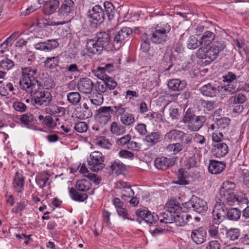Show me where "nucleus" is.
Instances as JSON below:
<instances>
[{
	"label": "nucleus",
	"mask_w": 249,
	"mask_h": 249,
	"mask_svg": "<svg viewBox=\"0 0 249 249\" xmlns=\"http://www.w3.org/2000/svg\"><path fill=\"white\" fill-rule=\"evenodd\" d=\"M146 125L143 123L138 124L135 127V130L142 136H146L147 133Z\"/></svg>",
	"instance_id": "nucleus-64"
},
{
	"label": "nucleus",
	"mask_w": 249,
	"mask_h": 249,
	"mask_svg": "<svg viewBox=\"0 0 249 249\" xmlns=\"http://www.w3.org/2000/svg\"><path fill=\"white\" fill-rule=\"evenodd\" d=\"M34 82V80L20 77V80H18V84H20L21 89L31 94L32 92L36 90V89H37V87H38V86L35 84Z\"/></svg>",
	"instance_id": "nucleus-13"
},
{
	"label": "nucleus",
	"mask_w": 249,
	"mask_h": 249,
	"mask_svg": "<svg viewBox=\"0 0 249 249\" xmlns=\"http://www.w3.org/2000/svg\"><path fill=\"white\" fill-rule=\"evenodd\" d=\"M212 140L215 143L221 142L224 140V135L221 130H215L212 134Z\"/></svg>",
	"instance_id": "nucleus-63"
},
{
	"label": "nucleus",
	"mask_w": 249,
	"mask_h": 249,
	"mask_svg": "<svg viewBox=\"0 0 249 249\" xmlns=\"http://www.w3.org/2000/svg\"><path fill=\"white\" fill-rule=\"evenodd\" d=\"M214 37V35L213 32L211 31L206 32L199 39L200 44L206 47L211 43Z\"/></svg>",
	"instance_id": "nucleus-38"
},
{
	"label": "nucleus",
	"mask_w": 249,
	"mask_h": 249,
	"mask_svg": "<svg viewBox=\"0 0 249 249\" xmlns=\"http://www.w3.org/2000/svg\"><path fill=\"white\" fill-rule=\"evenodd\" d=\"M15 63L12 60L5 58L0 62V68L7 71H10L14 68Z\"/></svg>",
	"instance_id": "nucleus-52"
},
{
	"label": "nucleus",
	"mask_w": 249,
	"mask_h": 249,
	"mask_svg": "<svg viewBox=\"0 0 249 249\" xmlns=\"http://www.w3.org/2000/svg\"><path fill=\"white\" fill-rule=\"evenodd\" d=\"M240 236V231L237 228H231L226 232V239L227 241H234L237 240Z\"/></svg>",
	"instance_id": "nucleus-32"
},
{
	"label": "nucleus",
	"mask_w": 249,
	"mask_h": 249,
	"mask_svg": "<svg viewBox=\"0 0 249 249\" xmlns=\"http://www.w3.org/2000/svg\"><path fill=\"white\" fill-rule=\"evenodd\" d=\"M75 5L72 0H64L59 9V16L65 19L67 22L74 11Z\"/></svg>",
	"instance_id": "nucleus-8"
},
{
	"label": "nucleus",
	"mask_w": 249,
	"mask_h": 249,
	"mask_svg": "<svg viewBox=\"0 0 249 249\" xmlns=\"http://www.w3.org/2000/svg\"><path fill=\"white\" fill-rule=\"evenodd\" d=\"M74 128L78 133H84L87 131L88 126L85 122H79L75 124Z\"/></svg>",
	"instance_id": "nucleus-62"
},
{
	"label": "nucleus",
	"mask_w": 249,
	"mask_h": 249,
	"mask_svg": "<svg viewBox=\"0 0 249 249\" xmlns=\"http://www.w3.org/2000/svg\"><path fill=\"white\" fill-rule=\"evenodd\" d=\"M89 16L93 20L102 22L105 18V14L102 7L99 5L93 6L89 11Z\"/></svg>",
	"instance_id": "nucleus-14"
},
{
	"label": "nucleus",
	"mask_w": 249,
	"mask_h": 249,
	"mask_svg": "<svg viewBox=\"0 0 249 249\" xmlns=\"http://www.w3.org/2000/svg\"><path fill=\"white\" fill-rule=\"evenodd\" d=\"M95 143L96 145L102 148L109 149L111 146V143L105 137H100L95 140Z\"/></svg>",
	"instance_id": "nucleus-51"
},
{
	"label": "nucleus",
	"mask_w": 249,
	"mask_h": 249,
	"mask_svg": "<svg viewBox=\"0 0 249 249\" xmlns=\"http://www.w3.org/2000/svg\"><path fill=\"white\" fill-rule=\"evenodd\" d=\"M121 193L122 194L121 198L124 200H127L128 198L133 197L134 195V192L130 185L122 190Z\"/></svg>",
	"instance_id": "nucleus-56"
},
{
	"label": "nucleus",
	"mask_w": 249,
	"mask_h": 249,
	"mask_svg": "<svg viewBox=\"0 0 249 249\" xmlns=\"http://www.w3.org/2000/svg\"><path fill=\"white\" fill-rule=\"evenodd\" d=\"M219 219H213L210 222V225L208 228V232L209 236L213 239H219L220 238V234L218 232L219 225L220 221Z\"/></svg>",
	"instance_id": "nucleus-19"
},
{
	"label": "nucleus",
	"mask_w": 249,
	"mask_h": 249,
	"mask_svg": "<svg viewBox=\"0 0 249 249\" xmlns=\"http://www.w3.org/2000/svg\"><path fill=\"white\" fill-rule=\"evenodd\" d=\"M60 57L58 56L48 57L44 62L46 68L50 69H53L59 65Z\"/></svg>",
	"instance_id": "nucleus-30"
},
{
	"label": "nucleus",
	"mask_w": 249,
	"mask_h": 249,
	"mask_svg": "<svg viewBox=\"0 0 249 249\" xmlns=\"http://www.w3.org/2000/svg\"><path fill=\"white\" fill-rule=\"evenodd\" d=\"M191 208L198 213L205 212L208 209L206 202L197 197H193L190 201L183 204V208L181 207L182 211L184 210L187 213L185 210Z\"/></svg>",
	"instance_id": "nucleus-6"
},
{
	"label": "nucleus",
	"mask_w": 249,
	"mask_h": 249,
	"mask_svg": "<svg viewBox=\"0 0 249 249\" xmlns=\"http://www.w3.org/2000/svg\"><path fill=\"white\" fill-rule=\"evenodd\" d=\"M112 111L110 106L101 107L97 110L95 118L101 126L106 124L111 118Z\"/></svg>",
	"instance_id": "nucleus-9"
},
{
	"label": "nucleus",
	"mask_w": 249,
	"mask_h": 249,
	"mask_svg": "<svg viewBox=\"0 0 249 249\" xmlns=\"http://www.w3.org/2000/svg\"><path fill=\"white\" fill-rule=\"evenodd\" d=\"M225 46L223 42H215L208 48L202 46L197 51V56L199 58L206 59V61H213L217 57L220 52L224 50Z\"/></svg>",
	"instance_id": "nucleus-2"
},
{
	"label": "nucleus",
	"mask_w": 249,
	"mask_h": 249,
	"mask_svg": "<svg viewBox=\"0 0 249 249\" xmlns=\"http://www.w3.org/2000/svg\"><path fill=\"white\" fill-rule=\"evenodd\" d=\"M93 88L97 92V93L100 94H102V93L105 92L107 89L104 80L97 82L94 84Z\"/></svg>",
	"instance_id": "nucleus-54"
},
{
	"label": "nucleus",
	"mask_w": 249,
	"mask_h": 249,
	"mask_svg": "<svg viewBox=\"0 0 249 249\" xmlns=\"http://www.w3.org/2000/svg\"><path fill=\"white\" fill-rule=\"evenodd\" d=\"M200 45L199 40L195 36H191L188 40L187 47L189 49H195Z\"/></svg>",
	"instance_id": "nucleus-60"
},
{
	"label": "nucleus",
	"mask_w": 249,
	"mask_h": 249,
	"mask_svg": "<svg viewBox=\"0 0 249 249\" xmlns=\"http://www.w3.org/2000/svg\"><path fill=\"white\" fill-rule=\"evenodd\" d=\"M230 121L231 120L227 117H223L218 119L216 122L219 129L221 131L228 129Z\"/></svg>",
	"instance_id": "nucleus-53"
},
{
	"label": "nucleus",
	"mask_w": 249,
	"mask_h": 249,
	"mask_svg": "<svg viewBox=\"0 0 249 249\" xmlns=\"http://www.w3.org/2000/svg\"><path fill=\"white\" fill-rule=\"evenodd\" d=\"M112 172L116 175L122 173L125 170V166L119 160L114 161L110 166Z\"/></svg>",
	"instance_id": "nucleus-44"
},
{
	"label": "nucleus",
	"mask_w": 249,
	"mask_h": 249,
	"mask_svg": "<svg viewBox=\"0 0 249 249\" xmlns=\"http://www.w3.org/2000/svg\"><path fill=\"white\" fill-rule=\"evenodd\" d=\"M136 214L139 218H148L150 217L151 218H156L159 217V215L155 213H151L150 211L146 209H139L136 212Z\"/></svg>",
	"instance_id": "nucleus-47"
},
{
	"label": "nucleus",
	"mask_w": 249,
	"mask_h": 249,
	"mask_svg": "<svg viewBox=\"0 0 249 249\" xmlns=\"http://www.w3.org/2000/svg\"><path fill=\"white\" fill-rule=\"evenodd\" d=\"M94 84L89 78H83L80 79L77 84L78 90L85 94L90 93L93 88Z\"/></svg>",
	"instance_id": "nucleus-12"
},
{
	"label": "nucleus",
	"mask_w": 249,
	"mask_h": 249,
	"mask_svg": "<svg viewBox=\"0 0 249 249\" xmlns=\"http://www.w3.org/2000/svg\"><path fill=\"white\" fill-rule=\"evenodd\" d=\"M201 93L204 96L208 97H214L217 95L216 87L211 83L203 85L200 88Z\"/></svg>",
	"instance_id": "nucleus-22"
},
{
	"label": "nucleus",
	"mask_w": 249,
	"mask_h": 249,
	"mask_svg": "<svg viewBox=\"0 0 249 249\" xmlns=\"http://www.w3.org/2000/svg\"><path fill=\"white\" fill-rule=\"evenodd\" d=\"M175 163L174 160L164 157L157 158L154 161L155 167L158 169L164 170L173 166Z\"/></svg>",
	"instance_id": "nucleus-18"
},
{
	"label": "nucleus",
	"mask_w": 249,
	"mask_h": 249,
	"mask_svg": "<svg viewBox=\"0 0 249 249\" xmlns=\"http://www.w3.org/2000/svg\"><path fill=\"white\" fill-rule=\"evenodd\" d=\"M181 134V131L172 130L164 135V140L168 142L176 141L178 138H180Z\"/></svg>",
	"instance_id": "nucleus-46"
},
{
	"label": "nucleus",
	"mask_w": 249,
	"mask_h": 249,
	"mask_svg": "<svg viewBox=\"0 0 249 249\" xmlns=\"http://www.w3.org/2000/svg\"><path fill=\"white\" fill-rule=\"evenodd\" d=\"M21 73V77L35 80L36 74V69L31 67H22Z\"/></svg>",
	"instance_id": "nucleus-26"
},
{
	"label": "nucleus",
	"mask_w": 249,
	"mask_h": 249,
	"mask_svg": "<svg viewBox=\"0 0 249 249\" xmlns=\"http://www.w3.org/2000/svg\"><path fill=\"white\" fill-rule=\"evenodd\" d=\"M206 121L203 116H196L187 125V128L191 132L198 131L203 125Z\"/></svg>",
	"instance_id": "nucleus-20"
},
{
	"label": "nucleus",
	"mask_w": 249,
	"mask_h": 249,
	"mask_svg": "<svg viewBox=\"0 0 249 249\" xmlns=\"http://www.w3.org/2000/svg\"><path fill=\"white\" fill-rule=\"evenodd\" d=\"M49 180L48 177L45 174H38L36 176V181L39 187L43 188Z\"/></svg>",
	"instance_id": "nucleus-57"
},
{
	"label": "nucleus",
	"mask_w": 249,
	"mask_h": 249,
	"mask_svg": "<svg viewBox=\"0 0 249 249\" xmlns=\"http://www.w3.org/2000/svg\"><path fill=\"white\" fill-rule=\"evenodd\" d=\"M171 31V26L167 23H160L157 24L148 35V38L153 43L163 44L168 39V34Z\"/></svg>",
	"instance_id": "nucleus-1"
},
{
	"label": "nucleus",
	"mask_w": 249,
	"mask_h": 249,
	"mask_svg": "<svg viewBox=\"0 0 249 249\" xmlns=\"http://www.w3.org/2000/svg\"><path fill=\"white\" fill-rule=\"evenodd\" d=\"M197 163V158L196 155L193 152L190 153L189 155H186V160L184 165L188 169L193 168L196 166Z\"/></svg>",
	"instance_id": "nucleus-42"
},
{
	"label": "nucleus",
	"mask_w": 249,
	"mask_h": 249,
	"mask_svg": "<svg viewBox=\"0 0 249 249\" xmlns=\"http://www.w3.org/2000/svg\"><path fill=\"white\" fill-rule=\"evenodd\" d=\"M90 182L86 179L79 180L76 182V187L80 191H86L90 188Z\"/></svg>",
	"instance_id": "nucleus-50"
},
{
	"label": "nucleus",
	"mask_w": 249,
	"mask_h": 249,
	"mask_svg": "<svg viewBox=\"0 0 249 249\" xmlns=\"http://www.w3.org/2000/svg\"><path fill=\"white\" fill-rule=\"evenodd\" d=\"M49 109L50 111L47 112V113L50 115H53L55 114H59V116H62L65 114V108L62 107H59L55 104L51 105Z\"/></svg>",
	"instance_id": "nucleus-48"
},
{
	"label": "nucleus",
	"mask_w": 249,
	"mask_h": 249,
	"mask_svg": "<svg viewBox=\"0 0 249 249\" xmlns=\"http://www.w3.org/2000/svg\"><path fill=\"white\" fill-rule=\"evenodd\" d=\"M59 1L58 0H53L46 3L43 8L44 14L50 15L53 13L58 6Z\"/></svg>",
	"instance_id": "nucleus-29"
},
{
	"label": "nucleus",
	"mask_w": 249,
	"mask_h": 249,
	"mask_svg": "<svg viewBox=\"0 0 249 249\" xmlns=\"http://www.w3.org/2000/svg\"><path fill=\"white\" fill-rule=\"evenodd\" d=\"M235 187V184L234 182L230 181H225L219 190L220 196H225L226 194L233 193L232 191Z\"/></svg>",
	"instance_id": "nucleus-28"
},
{
	"label": "nucleus",
	"mask_w": 249,
	"mask_h": 249,
	"mask_svg": "<svg viewBox=\"0 0 249 249\" xmlns=\"http://www.w3.org/2000/svg\"><path fill=\"white\" fill-rule=\"evenodd\" d=\"M224 198V200H226L227 203L230 205H233L236 203L238 205L243 204H247L248 200L245 197H240L237 196L234 193H228L225 195V196H220Z\"/></svg>",
	"instance_id": "nucleus-15"
},
{
	"label": "nucleus",
	"mask_w": 249,
	"mask_h": 249,
	"mask_svg": "<svg viewBox=\"0 0 249 249\" xmlns=\"http://www.w3.org/2000/svg\"><path fill=\"white\" fill-rule=\"evenodd\" d=\"M247 98L245 95L237 93L232 96L229 99V104L232 106L241 105L246 101Z\"/></svg>",
	"instance_id": "nucleus-33"
},
{
	"label": "nucleus",
	"mask_w": 249,
	"mask_h": 249,
	"mask_svg": "<svg viewBox=\"0 0 249 249\" xmlns=\"http://www.w3.org/2000/svg\"><path fill=\"white\" fill-rule=\"evenodd\" d=\"M67 23V21H57V22H53L50 20V19H43L40 20L37 23V26L40 28L42 27H46L50 25H63Z\"/></svg>",
	"instance_id": "nucleus-49"
},
{
	"label": "nucleus",
	"mask_w": 249,
	"mask_h": 249,
	"mask_svg": "<svg viewBox=\"0 0 249 249\" xmlns=\"http://www.w3.org/2000/svg\"><path fill=\"white\" fill-rule=\"evenodd\" d=\"M40 85L46 89H53L55 86L53 80L50 77L43 78Z\"/></svg>",
	"instance_id": "nucleus-58"
},
{
	"label": "nucleus",
	"mask_w": 249,
	"mask_h": 249,
	"mask_svg": "<svg viewBox=\"0 0 249 249\" xmlns=\"http://www.w3.org/2000/svg\"><path fill=\"white\" fill-rule=\"evenodd\" d=\"M132 33V31L131 29L127 27H123L119 31L113 33L112 38L114 43L116 44L118 47L121 46L124 44L125 39Z\"/></svg>",
	"instance_id": "nucleus-10"
},
{
	"label": "nucleus",
	"mask_w": 249,
	"mask_h": 249,
	"mask_svg": "<svg viewBox=\"0 0 249 249\" xmlns=\"http://www.w3.org/2000/svg\"><path fill=\"white\" fill-rule=\"evenodd\" d=\"M231 85H229L227 86H218L216 87V90L217 91V95L220 96L221 99H223L226 96L231 94L234 91H232Z\"/></svg>",
	"instance_id": "nucleus-35"
},
{
	"label": "nucleus",
	"mask_w": 249,
	"mask_h": 249,
	"mask_svg": "<svg viewBox=\"0 0 249 249\" xmlns=\"http://www.w3.org/2000/svg\"><path fill=\"white\" fill-rule=\"evenodd\" d=\"M20 120L25 125L29 126L34 121V117L30 113H26L21 116Z\"/></svg>",
	"instance_id": "nucleus-61"
},
{
	"label": "nucleus",
	"mask_w": 249,
	"mask_h": 249,
	"mask_svg": "<svg viewBox=\"0 0 249 249\" xmlns=\"http://www.w3.org/2000/svg\"><path fill=\"white\" fill-rule=\"evenodd\" d=\"M183 149V144L179 142L170 144L166 148V151L171 155H176Z\"/></svg>",
	"instance_id": "nucleus-43"
},
{
	"label": "nucleus",
	"mask_w": 249,
	"mask_h": 249,
	"mask_svg": "<svg viewBox=\"0 0 249 249\" xmlns=\"http://www.w3.org/2000/svg\"><path fill=\"white\" fill-rule=\"evenodd\" d=\"M112 114L120 117L126 113V108L122 104L118 103L113 106H110Z\"/></svg>",
	"instance_id": "nucleus-40"
},
{
	"label": "nucleus",
	"mask_w": 249,
	"mask_h": 249,
	"mask_svg": "<svg viewBox=\"0 0 249 249\" xmlns=\"http://www.w3.org/2000/svg\"><path fill=\"white\" fill-rule=\"evenodd\" d=\"M186 86L185 81H181L179 79H173L170 80L168 83V87L170 89L173 91H180L183 90Z\"/></svg>",
	"instance_id": "nucleus-23"
},
{
	"label": "nucleus",
	"mask_w": 249,
	"mask_h": 249,
	"mask_svg": "<svg viewBox=\"0 0 249 249\" xmlns=\"http://www.w3.org/2000/svg\"><path fill=\"white\" fill-rule=\"evenodd\" d=\"M91 104L95 106L101 105L104 101V98L102 94H98L97 93H93V96L90 99Z\"/></svg>",
	"instance_id": "nucleus-59"
},
{
	"label": "nucleus",
	"mask_w": 249,
	"mask_h": 249,
	"mask_svg": "<svg viewBox=\"0 0 249 249\" xmlns=\"http://www.w3.org/2000/svg\"><path fill=\"white\" fill-rule=\"evenodd\" d=\"M32 101L36 106L45 107L49 106L52 101V95L48 91H44L37 87L36 90L30 94Z\"/></svg>",
	"instance_id": "nucleus-5"
},
{
	"label": "nucleus",
	"mask_w": 249,
	"mask_h": 249,
	"mask_svg": "<svg viewBox=\"0 0 249 249\" xmlns=\"http://www.w3.org/2000/svg\"><path fill=\"white\" fill-rule=\"evenodd\" d=\"M225 167L223 162L215 160H210L208 170L212 174H218L221 173Z\"/></svg>",
	"instance_id": "nucleus-21"
},
{
	"label": "nucleus",
	"mask_w": 249,
	"mask_h": 249,
	"mask_svg": "<svg viewBox=\"0 0 249 249\" xmlns=\"http://www.w3.org/2000/svg\"><path fill=\"white\" fill-rule=\"evenodd\" d=\"M69 192L71 198L75 201L82 202L88 197L87 194L77 192L73 188L70 189Z\"/></svg>",
	"instance_id": "nucleus-34"
},
{
	"label": "nucleus",
	"mask_w": 249,
	"mask_h": 249,
	"mask_svg": "<svg viewBox=\"0 0 249 249\" xmlns=\"http://www.w3.org/2000/svg\"><path fill=\"white\" fill-rule=\"evenodd\" d=\"M18 80L16 77H11L9 82H7L4 86L5 91H9L12 92L13 94L15 93L18 89Z\"/></svg>",
	"instance_id": "nucleus-36"
},
{
	"label": "nucleus",
	"mask_w": 249,
	"mask_h": 249,
	"mask_svg": "<svg viewBox=\"0 0 249 249\" xmlns=\"http://www.w3.org/2000/svg\"><path fill=\"white\" fill-rule=\"evenodd\" d=\"M67 100L72 105H77L81 100V95L78 92H71L67 95Z\"/></svg>",
	"instance_id": "nucleus-45"
},
{
	"label": "nucleus",
	"mask_w": 249,
	"mask_h": 249,
	"mask_svg": "<svg viewBox=\"0 0 249 249\" xmlns=\"http://www.w3.org/2000/svg\"><path fill=\"white\" fill-rule=\"evenodd\" d=\"M104 13L106 14L109 20L114 18L115 15V8L112 3L109 1H106L104 3Z\"/></svg>",
	"instance_id": "nucleus-39"
},
{
	"label": "nucleus",
	"mask_w": 249,
	"mask_h": 249,
	"mask_svg": "<svg viewBox=\"0 0 249 249\" xmlns=\"http://www.w3.org/2000/svg\"><path fill=\"white\" fill-rule=\"evenodd\" d=\"M120 121L124 126H130L135 122V117L133 114L126 112L120 117Z\"/></svg>",
	"instance_id": "nucleus-41"
},
{
	"label": "nucleus",
	"mask_w": 249,
	"mask_h": 249,
	"mask_svg": "<svg viewBox=\"0 0 249 249\" xmlns=\"http://www.w3.org/2000/svg\"><path fill=\"white\" fill-rule=\"evenodd\" d=\"M161 216L163 218H191V215L187 213L177 203L176 200L171 199L168 201L165 207V211Z\"/></svg>",
	"instance_id": "nucleus-3"
},
{
	"label": "nucleus",
	"mask_w": 249,
	"mask_h": 249,
	"mask_svg": "<svg viewBox=\"0 0 249 249\" xmlns=\"http://www.w3.org/2000/svg\"><path fill=\"white\" fill-rule=\"evenodd\" d=\"M161 138V135L160 132H153L146 136L145 140L153 146L160 142Z\"/></svg>",
	"instance_id": "nucleus-27"
},
{
	"label": "nucleus",
	"mask_w": 249,
	"mask_h": 249,
	"mask_svg": "<svg viewBox=\"0 0 249 249\" xmlns=\"http://www.w3.org/2000/svg\"><path fill=\"white\" fill-rule=\"evenodd\" d=\"M206 231L202 228L194 230L191 232V238L196 244L200 245L204 243L206 239Z\"/></svg>",
	"instance_id": "nucleus-16"
},
{
	"label": "nucleus",
	"mask_w": 249,
	"mask_h": 249,
	"mask_svg": "<svg viewBox=\"0 0 249 249\" xmlns=\"http://www.w3.org/2000/svg\"><path fill=\"white\" fill-rule=\"evenodd\" d=\"M228 146L225 142L214 143L213 144L212 154L213 157L218 158L224 157L228 153Z\"/></svg>",
	"instance_id": "nucleus-11"
},
{
	"label": "nucleus",
	"mask_w": 249,
	"mask_h": 249,
	"mask_svg": "<svg viewBox=\"0 0 249 249\" xmlns=\"http://www.w3.org/2000/svg\"><path fill=\"white\" fill-rule=\"evenodd\" d=\"M85 49L88 55L100 54L103 51L95 38L87 40Z\"/></svg>",
	"instance_id": "nucleus-17"
},
{
	"label": "nucleus",
	"mask_w": 249,
	"mask_h": 249,
	"mask_svg": "<svg viewBox=\"0 0 249 249\" xmlns=\"http://www.w3.org/2000/svg\"><path fill=\"white\" fill-rule=\"evenodd\" d=\"M45 42L46 52H48L55 49L59 45V43L56 39H48Z\"/></svg>",
	"instance_id": "nucleus-55"
},
{
	"label": "nucleus",
	"mask_w": 249,
	"mask_h": 249,
	"mask_svg": "<svg viewBox=\"0 0 249 249\" xmlns=\"http://www.w3.org/2000/svg\"><path fill=\"white\" fill-rule=\"evenodd\" d=\"M23 182L24 179L22 175L18 172H17L15 174L13 184L18 192L20 193L22 191L24 185Z\"/></svg>",
	"instance_id": "nucleus-31"
},
{
	"label": "nucleus",
	"mask_w": 249,
	"mask_h": 249,
	"mask_svg": "<svg viewBox=\"0 0 249 249\" xmlns=\"http://www.w3.org/2000/svg\"><path fill=\"white\" fill-rule=\"evenodd\" d=\"M103 50L109 44L110 41V36L106 32H99L96 34V37L94 38Z\"/></svg>",
	"instance_id": "nucleus-24"
},
{
	"label": "nucleus",
	"mask_w": 249,
	"mask_h": 249,
	"mask_svg": "<svg viewBox=\"0 0 249 249\" xmlns=\"http://www.w3.org/2000/svg\"><path fill=\"white\" fill-rule=\"evenodd\" d=\"M188 219H160L158 222L157 219H136V221L140 224L142 221L152 225L157 223V226L161 228L162 230H169L168 224H171L172 226L171 228H174L173 226L175 225L177 227H183L185 226ZM159 220V219H158Z\"/></svg>",
	"instance_id": "nucleus-4"
},
{
	"label": "nucleus",
	"mask_w": 249,
	"mask_h": 249,
	"mask_svg": "<svg viewBox=\"0 0 249 249\" xmlns=\"http://www.w3.org/2000/svg\"><path fill=\"white\" fill-rule=\"evenodd\" d=\"M110 131L112 134L119 136L124 134L126 129L124 126L114 122L110 125Z\"/></svg>",
	"instance_id": "nucleus-37"
},
{
	"label": "nucleus",
	"mask_w": 249,
	"mask_h": 249,
	"mask_svg": "<svg viewBox=\"0 0 249 249\" xmlns=\"http://www.w3.org/2000/svg\"><path fill=\"white\" fill-rule=\"evenodd\" d=\"M104 158L102 154L96 151L90 154L89 160L88 162L91 170L94 172H97L103 169L105 166L103 163Z\"/></svg>",
	"instance_id": "nucleus-7"
},
{
	"label": "nucleus",
	"mask_w": 249,
	"mask_h": 249,
	"mask_svg": "<svg viewBox=\"0 0 249 249\" xmlns=\"http://www.w3.org/2000/svg\"><path fill=\"white\" fill-rule=\"evenodd\" d=\"M227 211L225 210V206L223 202H217L214 205L212 213L213 216H216L217 218H222L227 215Z\"/></svg>",
	"instance_id": "nucleus-25"
}]
</instances>
